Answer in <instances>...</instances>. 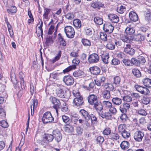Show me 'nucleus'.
I'll return each mask as SVG.
<instances>
[{"label":"nucleus","instance_id":"57","mask_svg":"<svg viewBox=\"0 0 151 151\" xmlns=\"http://www.w3.org/2000/svg\"><path fill=\"white\" fill-rule=\"evenodd\" d=\"M0 126L3 128H7L8 126L7 122L5 120H3L0 122Z\"/></svg>","mask_w":151,"mask_h":151},{"label":"nucleus","instance_id":"5","mask_svg":"<svg viewBox=\"0 0 151 151\" xmlns=\"http://www.w3.org/2000/svg\"><path fill=\"white\" fill-rule=\"evenodd\" d=\"M124 47V51L126 53L131 55H133L134 54L135 50L131 47V45L129 44H125Z\"/></svg>","mask_w":151,"mask_h":151},{"label":"nucleus","instance_id":"59","mask_svg":"<svg viewBox=\"0 0 151 151\" xmlns=\"http://www.w3.org/2000/svg\"><path fill=\"white\" fill-rule=\"evenodd\" d=\"M65 17L68 19L71 20L74 18V16L73 14L69 13L65 15Z\"/></svg>","mask_w":151,"mask_h":151},{"label":"nucleus","instance_id":"14","mask_svg":"<svg viewBox=\"0 0 151 151\" xmlns=\"http://www.w3.org/2000/svg\"><path fill=\"white\" fill-rule=\"evenodd\" d=\"M108 17L109 19L112 23H117L119 21V17L117 15L114 14H109Z\"/></svg>","mask_w":151,"mask_h":151},{"label":"nucleus","instance_id":"32","mask_svg":"<svg viewBox=\"0 0 151 151\" xmlns=\"http://www.w3.org/2000/svg\"><path fill=\"white\" fill-rule=\"evenodd\" d=\"M112 101L114 104L117 105H120L122 103V99L118 97L113 98L112 99Z\"/></svg>","mask_w":151,"mask_h":151},{"label":"nucleus","instance_id":"24","mask_svg":"<svg viewBox=\"0 0 151 151\" xmlns=\"http://www.w3.org/2000/svg\"><path fill=\"white\" fill-rule=\"evenodd\" d=\"M37 105V101L35 100H32V103L30 106L31 110V114L33 115L34 113V109L36 107Z\"/></svg>","mask_w":151,"mask_h":151},{"label":"nucleus","instance_id":"26","mask_svg":"<svg viewBox=\"0 0 151 151\" xmlns=\"http://www.w3.org/2000/svg\"><path fill=\"white\" fill-rule=\"evenodd\" d=\"M135 31L131 26L127 27L125 29V32L128 35H132L134 33Z\"/></svg>","mask_w":151,"mask_h":151},{"label":"nucleus","instance_id":"30","mask_svg":"<svg viewBox=\"0 0 151 151\" xmlns=\"http://www.w3.org/2000/svg\"><path fill=\"white\" fill-rule=\"evenodd\" d=\"M143 83L146 87H151V79L148 78H145L143 80Z\"/></svg>","mask_w":151,"mask_h":151},{"label":"nucleus","instance_id":"6","mask_svg":"<svg viewBox=\"0 0 151 151\" xmlns=\"http://www.w3.org/2000/svg\"><path fill=\"white\" fill-rule=\"evenodd\" d=\"M98 52H100L101 58L102 60L105 64L108 63L109 56L108 53L106 52L101 50L100 49L98 50Z\"/></svg>","mask_w":151,"mask_h":151},{"label":"nucleus","instance_id":"51","mask_svg":"<svg viewBox=\"0 0 151 151\" xmlns=\"http://www.w3.org/2000/svg\"><path fill=\"white\" fill-rule=\"evenodd\" d=\"M53 42L52 38L51 37H49L46 38L45 43L47 45L49 46Z\"/></svg>","mask_w":151,"mask_h":151},{"label":"nucleus","instance_id":"16","mask_svg":"<svg viewBox=\"0 0 151 151\" xmlns=\"http://www.w3.org/2000/svg\"><path fill=\"white\" fill-rule=\"evenodd\" d=\"M39 23L40 24V25L38 27V29H37L36 31V33L37 34L38 37L41 35L42 36L43 35L42 27L43 25V23L41 19L40 20V21H39Z\"/></svg>","mask_w":151,"mask_h":151},{"label":"nucleus","instance_id":"41","mask_svg":"<svg viewBox=\"0 0 151 151\" xmlns=\"http://www.w3.org/2000/svg\"><path fill=\"white\" fill-rule=\"evenodd\" d=\"M80 61L79 59L78 58H76L72 60V63L73 65L71 66L73 67V68H76V67L80 63Z\"/></svg>","mask_w":151,"mask_h":151},{"label":"nucleus","instance_id":"55","mask_svg":"<svg viewBox=\"0 0 151 151\" xmlns=\"http://www.w3.org/2000/svg\"><path fill=\"white\" fill-rule=\"evenodd\" d=\"M120 81V78L119 77L116 76L114 78V81L113 83L116 85L117 86L119 84Z\"/></svg>","mask_w":151,"mask_h":151},{"label":"nucleus","instance_id":"52","mask_svg":"<svg viewBox=\"0 0 151 151\" xmlns=\"http://www.w3.org/2000/svg\"><path fill=\"white\" fill-rule=\"evenodd\" d=\"M106 47L109 49H114L115 47V45L111 42H109L106 45Z\"/></svg>","mask_w":151,"mask_h":151},{"label":"nucleus","instance_id":"53","mask_svg":"<svg viewBox=\"0 0 151 151\" xmlns=\"http://www.w3.org/2000/svg\"><path fill=\"white\" fill-rule=\"evenodd\" d=\"M76 131L77 134L79 135H81L83 133V129L79 126L76 127Z\"/></svg>","mask_w":151,"mask_h":151},{"label":"nucleus","instance_id":"37","mask_svg":"<svg viewBox=\"0 0 151 151\" xmlns=\"http://www.w3.org/2000/svg\"><path fill=\"white\" fill-rule=\"evenodd\" d=\"M7 11L9 13L11 14L15 13L17 11V8L15 6H11L7 9Z\"/></svg>","mask_w":151,"mask_h":151},{"label":"nucleus","instance_id":"3","mask_svg":"<svg viewBox=\"0 0 151 151\" xmlns=\"http://www.w3.org/2000/svg\"><path fill=\"white\" fill-rule=\"evenodd\" d=\"M64 30L67 37L72 38L74 37L75 31L73 27L70 26H67L65 27Z\"/></svg>","mask_w":151,"mask_h":151},{"label":"nucleus","instance_id":"60","mask_svg":"<svg viewBox=\"0 0 151 151\" xmlns=\"http://www.w3.org/2000/svg\"><path fill=\"white\" fill-rule=\"evenodd\" d=\"M55 26L53 24H52L48 31V33L49 35H51L53 32L55 30Z\"/></svg>","mask_w":151,"mask_h":151},{"label":"nucleus","instance_id":"49","mask_svg":"<svg viewBox=\"0 0 151 151\" xmlns=\"http://www.w3.org/2000/svg\"><path fill=\"white\" fill-rule=\"evenodd\" d=\"M111 139L117 140L119 138V135L117 133H111L109 137Z\"/></svg>","mask_w":151,"mask_h":151},{"label":"nucleus","instance_id":"39","mask_svg":"<svg viewBox=\"0 0 151 151\" xmlns=\"http://www.w3.org/2000/svg\"><path fill=\"white\" fill-rule=\"evenodd\" d=\"M94 21L98 25H101L103 24V19L99 17H96L94 18Z\"/></svg>","mask_w":151,"mask_h":151},{"label":"nucleus","instance_id":"35","mask_svg":"<svg viewBox=\"0 0 151 151\" xmlns=\"http://www.w3.org/2000/svg\"><path fill=\"white\" fill-rule=\"evenodd\" d=\"M84 74V72L81 70L75 71L73 73V76L76 77H79L81 76H83Z\"/></svg>","mask_w":151,"mask_h":151},{"label":"nucleus","instance_id":"31","mask_svg":"<svg viewBox=\"0 0 151 151\" xmlns=\"http://www.w3.org/2000/svg\"><path fill=\"white\" fill-rule=\"evenodd\" d=\"M58 40L60 45L63 46H65L66 45V42L65 40L63 37L61 35L60 33L58 34Z\"/></svg>","mask_w":151,"mask_h":151},{"label":"nucleus","instance_id":"40","mask_svg":"<svg viewBox=\"0 0 151 151\" xmlns=\"http://www.w3.org/2000/svg\"><path fill=\"white\" fill-rule=\"evenodd\" d=\"M81 42L83 45L86 46H90L91 45V42L86 39H82L81 40Z\"/></svg>","mask_w":151,"mask_h":151},{"label":"nucleus","instance_id":"45","mask_svg":"<svg viewBox=\"0 0 151 151\" xmlns=\"http://www.w3.org/2000/svg\"><path fill=\"white\" fill-rule=\"evenodd\" d=\"M126 129V125L124 124H121L118 127V130L119 132L122 133L125 131Z\"/></svg>","mask_w":151,"mask_h":151},{"label":"nucleus","instance_id":"4","mask_svg":"<svg viewBox=\"0 0 151 151\" xmlns=\"http://www.w3.org/2000/svg\"><path fill=\"white\" fill-rule=\"evenodd\" d=\"M134 88L138 92L145 95H147L150 93L149 90L146 88L140 86L138 85H135Z\"/></svg>","mask_w":151,"mask_h":151},{"label":"nucleus","instance_id":"56","mask_svg":"<svg viewBox=\"0 0 151 151\" xmlns=\"http://www.w3.org/2000/svg\"><path fill=\"white\" fill-rule=\"evenodd\" d=\"M73 130V127L69 125H67L65 127V131L66 132H69L72 131Z\"/></svg>","mask_w":151,"mask_h":151},{"label":"nucleus","instance_id":"64","mask_svg":"<svg viewBox=\"0 0 151 151\" xmlns=\"http://www.w3.org/2000/svg\"><path fill=\"white\" fill-rule=\"evenodd\" d=\"M145 19L147 21H151V12L146 14L145 16Z\"/></svg>","mask_w":151,"mask_h":151},{"label":"nucleus","instance_id":"47","mask_svg":"<svg viewBox=\"0 0 151 151\" xmlns=\"http://www.w3.org/2000/svg\"><path fill=\"white\" fill-rule=\"evenodd\" d=\"M100 39L103 41H105L107 40V35L105 32H100Z\"/></svg>","mask_w":151,"mask_h":151},{"label":"nucleus","instance_id":"38","mask_svg":"<svg viewBox=\"0 0 151 151\" xmlns=\"http://www.w3.org/2000/svg\"><path fill=\"white\" fill-rule=\"evenodd\" d=\"M44 13L43 14V18L47 19L48 18V14L50 13V9L45 8L44 9Z\"/></svg>","mask_w":151,"mask_h":151},{"label":"nucleus","instance_id":"36","mask_svg":"<svg viewBox=\"0 0 151 151\" xmlns=\"http://www.w3.org/2000/svg\"><path fill=\"white\" fill-rule=\"evenodd\" d=\"M102 104L104 106L108 109H109L112 106V104L108 101H104L103 102Z\"/></svg>","mask_w":151,"mask_h":151},{"label":"nucleus","instance_id":"21","mask_svg":"<svg viewBox=\"0 0 151 151\" xmlns=\"http://www.w3.org/2000/svg\"><path fill=\"white\" fill-rule=\"evenodd\" d=\"M120 39L123 42H126L128 43H131L132 42V40L128 35H122L120 37Z\"/></svg>","mask_w":151,"mask_h":151},{"label":"nucleus","instance_id":"58","mask_svg":"<svg viewBox=\"0 0 151 151\" xmlns=\"http://www.w3.org/2000/svg\"><path fill=\"white\" fill-rule=\"evenodd\" d=\"M123 63L129 66L131 65V63L130 60L127 59H124L122 60Z\"/></svg>","mask_w":151,"mask_h":151},{"label":"nucleus","instance_id":"29","mask_svg":"<svg viewBox=\"0 0 151 151\" xmlns=\"http://www.w3.org/2000/svg\"><path fill=\"white\" fill-rule=\"evenodd\" d=\"M61 56V52L59 51L56 56L52 59L50 60V61L52 63H54L56 61L59 60Z\"/></svg>","mask_w":151,"mask_h":151},{"label":"nucleus","instance_id":"20","mask_svg":"<svg viewBox=\"0 0 151 151\" xmlns=\"http://www.w3.org/2000/svg\"><path fill=\"white\" fill-rule=\"evenodd\" d=\"M80 112L86 120H88L90 119V115L86 111L81 109L80 111Z\"/></svg>","mask_w":151,"mask_h":151},{"label":"nucleus","instance_id":"62","mask_svg":"<svg viewBox=\"0 0 151 151\" xmlns=\"http://www.w3.org/2000/svg\"><path fill=\"white\" fill-rule=\"evenodd\" d=\"M138 61L142 64H143L145 62L146 60L144 57L142 56H139L138 58Z\"/></svg>","mask_w":151,"mask_h":151},{"label":"nucleus","instance_id":"54","mask_svg":"<svg viewBox=\"0 0 151 151\" xmlns=\"http://www.w3.org/2000/svg\"><path fill=\"white\" fill-rule=\"evenodd\" d=\"M11 79L13 83L17 84L18 82L15 78V76L14 73H12L11 74Z\"/></svg>","mask_w":151,"mask_h":151},{"label":"nucleus","instance_id":"19","mask_svg":"<svg viewBox=\"0 0 151 151\" xmlns=\"http://www.w3.org/2000/svg\"><path fill=\"white\" fill-rule=\"evenodd\" d=\"M129 17L130 20L135 22L138 20V15L134 12H131L129 13Z\"/></svg>","mask_w":151,"mask_h":151},{"label":"nucleus","instance_id":"1","mask_svg":"<svg viewBox=\"0 0 151 151\" xmlns=\"http://www.w3.org/2000/svg\"><path fill=\"white\" fill-rule=\"evenodd\" d=\"M73 94L75 98L73 100V103L74 105L79 106L82 105L83 103V98L80 95L78 92L73 91Z\"/></svg>","mask_w":151,"mask_h":151},{"label":"nucleus","instance_id":"22","mask_svg":"<svg viewBox=\"0 0 151 151\" xmlns=\"http://www.w3.org/2000/svg\"><path fill=\"white\" fill-rule=\"evenodd\" d=\"M84 30L86 36H90L92 35L93 31L92 28L89 27H84Z\"/></svg>","mask_w":151,"mask_h":151},{"label":"nucleus","instance_id":"8","mask_svg":"<svg viewBox=\"0 0 151 151\" xmlns=\"http://www.w3.org/2000/svg\"><path fill=\"white\" fill-rule=\"evenodd\" d=\"M88 60L90 63H96L99 60V56L96 53L92 54L89 56Z\"/></svg>","mask_w":151,"mask_h":151},{"label":"nucleus","instance_id":"50","mask_svg":"<svg viewBox=\"0 0 151 151\" xmlns=\"http://www.w3.org/2000/svg\"><path fill=\"white\" fill-rule=\"evenodd\" d=\"M123 100L125 102H129L132 101V98L129 96H124L123 97Z\"/></svg>","mask_w":151,"mask_h":151},{"label":"nucleus","instance_id":"46","mask_svg":"<svg viewBox=\"0 0 151 151\" xmlns=\"http://www.w3.org/2000/svg\"><path fill=\"white\" fill-rule=\"evenodd\" d=\"M117 10L119 13L122 14L125 11L126 7L125 6L121 5L120 6L117 7Z\"/></svg>","mask_w":151,"mask_h":151},{"label":"nucleus","instance_id":"7","mask_svg":"<svg viewBox=\"0 0 151 151\" xmlns=\"http://www.w3.org/2000/svg\"><path fill=\"white\" fill-rule=\"evenodd\" d=\"M144 136V133L140 131L136 132L134 135V139L137 142H140L142 141Z\"/></svg>","mask_w":151,"mask_h":151},{"label":"nucleus","instance_id":"44","mask_svg":"<svg viewBox=\"0 0 151 151\" xmlns=\"http://www.w3.org/2000/svg\"><path fill=\"white\" fill-rule=\"evenodd\" d=\"M145 38V36L140 34H138L135 36V40L136 41H141L144 40Z\"/></svg>","mask_w":151,"mask_h":151},{"label":"nucleus","instance_id":"18","mask_svg":"<svg viewBox=\"0 0 151 151\" xmlns=\"http://www.w3.org/2000/svg\"><path fill=\"white\" fill-rule=\"evenodd\" d=\"M91 6L93 8L96 9L100 8L102 7L104 5L101 3L97 1H93L91 3Z\"/></svg>","mask_w":151,"mask_h":151},{"label":"nucleus","instance_id":"61","mask_svg":"<svg viewBox=\"0 0 151 151\" xmlns=\"http://www.w3.org/2000/svg\"><path fill=\"white\" fill-rule=\"evenodd\" d=\"M142 103L145 104H147L150 102V99L147 97H144L142 101Z\"/></svg>","mask_w":151,"mask_h":151},{"label":"nucleus","instance_id":"42","mask_svg":"<svg viewBox=\"0 0 151 151\" xmlns=\"http://www.w3.org/2000/svg\"><path fill=\"white\" fill-rule=\"evenodd\" d=\"M132 72L134 75L137 77H139L141 76V73L137 69H134L132 70Z\"/></svg>","mask_w":151,"mask_h":151},{"label":"nucleus","instance_id":"34","mask_svg":"<svg viewBox=\"0 0 151 151\" xmlns=\"http://www.w3.org/2000/svg\"><path fill=\"white\" fill-rule=\"evenodd\" d=\"M104 87L105 89L111 91H113L114 88V86L111 83H106Z\"/></svg>","mask_w":151,"mask_h":151},{"label":"nucleus","instance_id":"27","mask_svg":"<svg viewBox=\"0 0 151 151\" xmlns=\"http://www.w3.org/2000/svg\"><path fill=\"white\" fill-rule=\"evenodd\" d=\"M56 91V94L58 97L61 98H65L64 92L63 89L60 88H58Z\"/></svg>","mask_w":151,"mask_h":151},{"label":"nucleus","instance_id":"43","mask_svg":"<svg viewBox=\"0 0 151 151\" xmlns=\"http://www.w3.org/2000/svg\"><path fill=\"white\" fill-rule=\"evenodd\" d=\"M44 139L48 142H50L52 141L53 139V135L47 134L45 135Z\"/></svg>","mask_w":151,"mask_h":151},{"label":"nucleus","instance_id":"17","mask_svg":"<svg viewBox=\"0 0 151 151\" xmlns=\"http://www.w3.org/2000/svg\"><path fill=\"white\" fill-rule=\"evenodd\" d=\"M89 70L91 74L94 75H98L100 72V69L97 66L92 67L89 68Z\"/></svg>","mask_w":151,"mask_h":151},{"label":"nucleus","instance_id":"33","mask_svg":"<svg viewBox=\"0 0 151 151\" xmlns=\"http://www.w3.org/2000/svg\"><path fill=\"white\" fill-rule=\"evenodd\" d=\"M102 94L103 97L106 99H109L110 97V91L107 90L103 91Z\"/></svg>","mask_w":151,"mask_h":151},{"label":"nucleus","instance_id":"25","mask_svg":"<svg viewBox=\"0 0 151 151\" xmlns=\"http://www.w3.org/2000/svg\"><path fill=\"white\" fill-rule=\"evenodd\" d=\"M74 26L77 28L79 29L81 27V20L79 19H75L73 22Z\"/></svg>","mask_w":151,"mask_h":151},{"label":"nucleus","instance_id":"2","mask_svg":"<svg viewBox=\"0 0 151 151\" xmlns=\"http://www.w3.org/2000/svg\"><path fill=\"white\" fill-rule=\"evenodd\" d=\"M42 120L44 124L51 123L54 121V118L50 112L47 111L43 114Z\"/></svg>","mask_w":151,"mask_h":151},{"label":"nucleus","instance_id":"9","mask_svg":"<svg viewBox=\"0 0 151 151\" xmlns=\"http://www.w3.org/2000/svg\"><path fill=\"white\" fill-rule=\"evenodd\" d=\"M53 136L58 142L60 141L62 139V135L60 131L55 129L52 132Z\"/></svg>","mask_w":151,"mask_h":151},{"label":"nucleus","instance_id":"10","mask_svg":"<svg viewBox=\"0 0 151 151\" xmlns=\"http://www.w3.org/2000/svg\"><path fill=\"white\" fill-rule=\"evenodd\" d=\"M63 81L67 86H70L73 84L74 82L73 78L71 76H65L63 78Z\"/></svg>","mask_w":151,"mask_h":151},{"label":"nucleus","instance_id":"11","mask_svg":"<svg viewBox=\"0 0 151 151\" xmlns=\"http://www.w3.org/2000/svg\"><path fill=\"white\" fill-rule=\"evenodd\" d=\"M49 100L54 105V108L57 109L59 108L60 105V103L58 99L53 96H51L49 98Z\"/></svg>","mask_w":151,"mask_h":151},{"label":"nucleus","instance_id":"63","mask_svg":"<svg viewBox=\"0 0 151 151\" xmlns=\"http://www.w3.org/2000/svg\"><path fill=\"white\" fill-rule=\"evenodd\" d=\"M104 140V138L101 136L98 137L96 139V141L97 143L101 144Z\"/></svg>","mask_w":151,"mask_h":151},{"label":"nucleus","instance_id":"48","mask_svg":"<svg viewBox=\"0 0 151 151\" xmlns=\"http://www.w3.org/2000/svg\"><path fill=\"white\" fill-rule=\"evenodd\" d=\"M121 133L122 137L125 139H127L129 138L130 135V133L126 130L123 132Z\"/></svg>","mask_w":151,"mask_h":151},{"label":"nucleus","instance_id":"23","mask_svg":"<svg viewBox=\"0 0 151 151\" xmlns=\"http://www.w3.org/2000/svg\"><path fill=\"white\" fill-rule=\"evenodd\" d=\"M129 146V142L127 141H123L120 144L121 147L123 150H125L127 149Z\"/></svg>","mask_w":151,"mask_h":151},{"label":"nucleus","instance_id":"28","mask_svg":"<svg viewBox=\"0 0 151 151\" xmlns=\"http://www.w3.org/2000/svg\"><path fill=\"white\" fill-rule=\"evenodd\" d=\"M94 107L98 111L101 112V111L103 109L102 105L99 102H97L96 103L93 105Z\"/></svg>","mask_w":151,"mask_h":151},{"label":"nucleus","instance_id":"13","mask_svg":"<svg viewBox=\"0 0 151 151\" xmlns=\"http://www.w3.org/2000/svg\"><path fill=\"white\" fill-rule=\"evenodd\" d=\"M88 102L91 105H93L98 102L97 97L94 94H91L88 97Z\"/></svg>","mask_w":151,"mask_h":151},{"label":"nucleus","instance_id":"12","mask_svg":"<svg viewBox=\"0 0 151 151\" xmlns=\"http://www.w3.org/2000/svg\"><path fill=\"white\" fill-rule=\"evenodd\" d=\"M103 29L105 32L111 33L114 29V27L111 24L107 23L104 24Z\"/></svg>","mask_w":151,"mask_h":151},{"label":"nucleus","instance_id":"15","mask_svg":"<svg viewBox=\"0 0 151 151\" xmlns=\"http://www.w3.org/2000/svg\"><path fill=\"white\" fill-rule=\"evenodd\" d=\"M99 114L103 118H105L107 120L111 119V115L108 111H103L101 112H99Z\"/></svg>","mask_w":151,"mask_h":151}]
</instances>
